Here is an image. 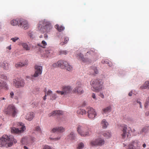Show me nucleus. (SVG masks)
<instances>
[{"label":"nucleus","mask_w":149,"mask_h":149,"mask_svg":"<svg viewBox=\"0 0 149 149\" xmlns=\"http://www.w3.org/2000/svg\"><path fill=\"white\" fill-rule=\"evenodd\" d=\"M90 83L92 86L91 90L94 92H98L102 90L103 82L101 79H97L91 80Z\"/></svg>","instance_id":"f03ea898"},{"label":"nucleus","mask_w":149,"mask_h":149,"mask_svg":"<svg viewBox=\"0 0 149 149\" xmlns=\"http://www.w3.org/2000/svg\"><path fill=\"white\" fill-rule=\"evenodd\" d=\"M94 71L95 72V73L96 74H97L98 73V70H97V69L96 68L94 69Z\"/></svg>","instance_id":"5fc2aeb1"},{"label":"nucleus","mask_w":149,"mask_h":149,"mask_svg":"<svg viewBox=\"0 0 149 149\" xmlns=\"http://www.w3.org/2000/svg\"><path fill=\"white\" fill-rule=\"evenodd\" d=\"M139 143L137 140L132 141L127 146V149H140Z\"/></svg>","instance_id":"6e6552de"},{"label":"nucleus","mask_w":149,"mask_h":149,"mask_svg":"<svg viewBox=\"0 0 149 149\" xmlns=\"http://www.w3.org/2000/svg\"><path fill=\"white\" fill-rule=\"evenodd\" d=\"M8 49H9V50H10L11 49V48L10 46L8 47Z\"/></svg>","instance_id":"774afa93"},{"label":"nucleus","mask_w":149,"mask_h":149,"mask_svg":"<svg viewBox=\"0 0 149 149\" xmlns=\"http://www.w3.org/2000/svg\"><path fill=\"white\" fill-rule=\"evenodd\" d=\"M19 26L22 27L24 29H27L29 27V25L27 21L24 19H19Z\"/></svg>","instance_id":"4468645a"},{"label":"nucleus","mask_w":149,"mask_h":149,"mask_svg":"<svg viewBox=\"0 0 149 149\" xmlns=\"http://www.w3.org/2000/svg\"><path fill=\"white\" fill-rule=\"evenodd\" d=\"M60 44L62 45H65V42H62L60 43Z\"/></svg>","instance_id":"0e129e2a"},{"label":"nucleus","mask_w":149,"mask_h":149,"mask_svg":"<svg viewBox=\"0 0 149 149\" xmlns=\"http://www.w3.org/2000/svg\"><path fill=\"white\" fill-rule=\"evenodd\" d=\"M77 113L78 114L83 115L86 114V111L84 109H79L77 110Z\"/></svg>","instance_id":"cd10ccee"},{"label":"nucleus","mask_w":149,"mask_h":149,"mask_svg":"<svg viewBox=\"0 0 149 149\" xmlns=\"http://www.w3.org/2000/svg\"><path fill=\"white\" fill-rule=\"evenodd\" d=\"M13 82L15 86L17 88L23 87L25 84V83L23 79H19L18 81L14 79Z\"/></svg>","instance_id":"f8f14e48"},{"label":"nucleus","mask_w":149,"mask_h":149,"mask_svg":"<svg viewBox=\"0 0 149 149\" xmlns=\"http://www.w3.org/2000/svg\"><path fill=\"white\" fill-rule=\"evenodd\" d=\"M64 63V61L63 60H61L58 61L59 67L62 69L64 68L65 67Z\"/></svg>","instance_id":"5701e85b"},{"label":"nucleus","mask_w":149,"mask_h":149,"mask_svg":"<svg viewBox=\"0 0 149 149\" xmlns=\"http://www.w3.org/2000/svg\"><path fill=\"white\" fill-rule=\"evenodd\" d=\"M77 130L78 133L82 136H88L91 134V128L86 125H78Z\"/></svg>","instance_id":"7ed1b4c3"},{"label":"nucleus","mask_w":149,"mask_h":149,"mask_svg":"<svg viewBox=\"0 0 149 149\" xmlns=\"http://www.w3.org/2000/svg\"><path fill=\"white\" fill-rule=\"evenodd\" d=\"M34 117V113L32 112L27 113L26 116L25 118L29 121L31 120Z\"/></svg>","instance_id":"a211bd4d"},{"label":"nucleus","mask_w":149,"mask_h":149,"mask_svg":"<svg viewBox=\"0 0 149 149\" xmlns=\"http://www.w3.org/2000/svg\"><path fill=\"white\" fill-rule=\"evenodd\" d=\"M55 28L59 32H61L63 30L64 27L62 26H59L58 24H56L55 26Z\"/></svg>","instance_id":"bb28decb"},{"label":"nucleus","mask_w":149,"mask_h":149,"mask_svg":"<svg viewBox=\"0 0 149 149\" xmlns=\"http://www.w3.org/2000/svg\"><path fill=\"white\" fill-rule=\"evenodd\" d=\"M142 146L144 148H145L146 147V145L145 143H144L142 145Z\"/></svg>","instance_id":"e2e57ef3"},{"label":"nucleus","mask_w":149,"mask_h":149,"mask_svg":"<svg viewBox=\"0 0 149 149\" xmlns=\"http://www.w3.org/2000/svg\"><path fill=\"white\" fill-rule=\"evenodd\" d=\"M43 26V28H44L45 30L47 32H48L49 31L52 29V27L50 24L49 23L45 22H40L38 26V29L40 30H41Z\"/></svg>","instance_id":"1a4fd4ad"},{"label":"nucleus","mask_w":149,"mask_h":149,"mask_svg":"<svg viewBox=\"0 0 149 149\" xmlns=\"http://www.w3.org/2000/svg\"><path fill=\"white\" fill-rule=\"evenodd\" d=\"M148 130V128L147 127H145L143 128L140 131V134H142L143 133H146Z\"/></svg>","instance_id":"2f4dec72"},{"label":"nucleus","mask_w":149,"mask_h":149,"mask_svg":"<svg viewBox=\"0 0 149 149\" xmlns=\"http://www.w3.org/2000/svg\"><path fill=\"white\" fill-rule=\"evenodd\" d=\"M99 96L102 98L104 97V95L102 93H100L99 95Z\"/></svg>","instance_id":"4d7b16f0"},{"label":"nucleus","mask_w":149,"mask_h":149,"mask_svg":"<svg viewBox=\"0 0 149 149\" xmlns=\"http://www.w3.org/2000/svg\"><path fill=\"white\" fill-rule=\"evenodd\" d=\"M88 118L91 119H93L96 116L97 114L94 109L92 108L88 107L86 109Z\"/></svg>","instance_id":"9b49d317"},{"label":"nucleus","mask_w":149,"mask_h":149,"mask_svg":"<svg viewBox=\"0 0 149 149\" xmlns=\"http://www.w3.org/2000/svg\"><path fill=\"white\" fill-rule=\"evenodd\" d=\"M23 48L26 50H29L30 49V47L26 43H22L21 44Z\"/></svg>","instance_id":"393cba45"},{"label":"nucleus","mask_w":149,"mask_h":149,"mask_svg":"<svg viewBox=\"0 0 149 149\" xmlns=\"http://www.w3.org/2000/svg\"><path fill=\"white\" fill-rule=\"evenodd\" d=\"M19 39V38L17 37H15L14 38H12L11 39V40H12L13 42H15L16 40H17Z\"/></svg>","instance_id":"37998d69"},{"label":"nucleus","mask_w":149,"mask_h":149,"mask_svg":"<svg viewBox=\"0 0 149 149\" xmlns=\"http://www.w3.org/2000/svg\"><path fill=\"white\" fill-rule=\"evenodd\" d=\"M52 66L54 68H56L57 67H59L58 65V61L57 63H54L52 65Z\"/></svg>","instance_id":"c03bdc74"},{"label":"nucleus","mask_w":149,"mask_h":149,"mask_svg":"<svg viewBox=\"0 0 149 149\" xmlns=\"http://www.w3.org/2000/svg\"><path fill=\"white\" fill-rule=\"evenodd\" d=\"M103 136L107 139L110 138L111 136V132L106 131L103 134Z\"/></svg>","instance_id":"aec40b11"},{"label":"nucleus","mask_w":149,"mask_h":149,"mask_svg":"<svg viewBox=\"0 0 149 149\" xmlns=\"http://www.w3.org/2000/svg\"><path fill=\"white\" fill-rule=\"evenodd\" d=\"M57 97L56 95L55 94H52L50 96V99L52 100H55Z\"/></svg>","instance_id":"4c0bfd02"},{"label":"nucleus","mask_w":149,"mask_h":149,"mask_svg":"<svg viewBox=\"0 0 149 149\" xmlns=\"http://www.w3.org/2000/svg\"><path fill=\"white\" fill-rule=\"evenodd\" d=\"M136 102H137V103H139V105H140V107L141 108H142V106L141 105V102H140L138 100H137Z\"/></svg>","instance_id":"6e6d98bb"},{"label":"nucleus","mask_w":149,"mask_h":149,"mask_svg":"<svg viewBox=\"0 0 149 149\" xmlns=\"http://www.w3.org/2000/svg\"><path fill=\"white\" fill-rule=\"evenodd\" d=\"M101 124L102 126V127L103 128H106L108 125V122L105 119H103L102 120Z\"/></svg>","instance_id":"b1692460"},{"label":"nucleus","mask_w":149,"mask_h":149,"mask_svg":"<svg viewBox=\"0 0 149 149\" xmlns=\"http://www.w3.org/2000/svg\"><path fill=\"white\" fill-rule=\"evenodd\" d=\"M132 95V91L130 92L128 94V95L130 96H131Z\"/></svg>","instance_id":"680f3d73"},{"label":"nucleus","mask_w":149,"mask_h":149,"mask_svg":"<svg viewBox=\"0 0 149 149\" xmlns=\"http://www.w3.org/2000/svg\"><path fill=\"white\" fill-rule=\"evenodd\" d=\"M38 45L39 46L45 48V47L47 45V43L44 40H42L41 42V44H38Z\"/></svg>","instance_id":"72a5a7b5"},{"label":"nucleus","mask_w":149,"mask_h":149,"mask_svg":"<svg viewBox=\"0 0 149 149\" xmlns=\"http://www.w3.org/2000/svg\"><path fill=\"white\" fill-rule=\"evenodd\" d=\"M78 55L83 62H88V59L87 58H84L83 57V55L82 54L79 53Z\"/></svg>","instance_id":"7c9ffc66"},{"label":"nucleus","mask_w":149,"mask_h":149,"mask_svg":"<svg viewBox=\"0 0 149 149\" xmlns=\"http://www.w3.org/2000/svg\"><path fill=\"white\" fill-rule=\"evenodd\" d=\"M84 146V144L83 143H79L77 148V149H82Z\"/></svg>","instance_id":"58836bf2"},{"label":"nucleus","mask_w":149,"mask_h":149,"mask_svg":"<svg viewBox=\"0 0 149 149\" xmlns=\"http://www.w3.org/2000/svg\"><path fill=\"white\" fill-rule=\"evenodd\" d=\"M59 53L60 55L63 54H65V52L64 51L61 50L59 51Z\"/></svg>","instance_id":"8fccbe9b"},{"label":"nucleus","mask_w":149,"mask_h":149,"mask_svg":"<svg viewBox=\"0 0 149 149\" xmlns=\"http://www.w3.org/2000/svg\"><path fill=\"white\" fill-rule=\"evenodd\" d=\"M68 40H69V39L67 38H66V42L68 41Z\"/></svg>","instance_id":"338daca9"},{"label":"nucleus","mask_w":149,"mask_h":149,"mask_svg":"<svg viewBox=\"0 0 149 149\" xmlns=\"http://www.w3.org/2000/svg\"><path fill=\"white\" fill-rule=\"evenodd\" d=\"M64 131V129L63 127H58L53 128L51 130V132L53 133H61L63 132Z\"/></svg>","instance_id":"2eb2a0df"},{"label":"nucleus","mask_w":149,"mask_h":149,"mask_svg":"<svg viewBox=\"0 0 149 149\" xmlns=\"http://www.w3.org/2000/svg\"><path fill=\"white\" fill-rule=\"evenodd\" d=\"M35 73L33 75L34 77H37L42 74V67L40 66L36 65L35 67Z\"/></svg>","instance_id":"ddd939ff"},{"label":"nucleus","mask_w":149,"mask_h":149,"mask_svg":"<svg viewBox=\"0 0 149 149\" xmlns=\"http://www.w3.org/2000/svg\"><path fill=\"white\" fill-rule=\"evenodd\" d=\"M72 89L70 86H66V95L67 93H68L71 91Z\"/></svg>","instance_id":"e433bc0d"},{"label":"nucleus","mask_w":149,"mask_h":149,"mask_svg":"<svg viewBox=\"0 0 149 149\" xmlns=\"http://www.w3.org/2000/svg\"><path fill=\"white\" fill-rule=\"evenodd\" d=\"M45 53L48 57L52 54L53 51L50 49H46L45 51Z\"/></svg>","instance_id":"c85d7f7f"},{"label":"nucleus","mask_w":149,"mask_h":149,"mask_svg":"<svg viewBox=\"0 0 149 149\" xmlns=\"http://www.w3.org/2000/svg\"><path fill=\"white\" fill-rule=\"evenodd\" d=\"M60 138H61L60 136L58 137L57 138H50V139H53V140L55 141H56L59 140L60 139Z\"/></svg>","instance_id":"de8ad7c7"},{"label":"nucleus","mask_w":149,"mask_h":149,"mask_svg":"<svg viewBox=\"0 0 149 149\" xmlns=\"http://www.w3.org/2000/svg\"><path fill=\"white\" fill-rule=\"evenodd\" d=\"M145 115L147 116H149V111L146 112Z\"/></svg>","instance_id":"bf43d9fd"},{"label":"nucleus","mask_w":149,"mask_h":149,"mask_svg":"<svg viewBox=\"0 0 149 149\" xmlns=\"http://www.w3.org/2000/svg\"><path fill=\"white\" fill-rule=\"evenodd\" d=\"M46 97H47V95L46 94H45V95L43 97V99L44 100H45L46 99Z\"/></svg>","instance_id":"052dcab7"},{"label":"nucleus","mask_w":149,"mask_h":149,"mask_svg":"<svg viewBox=\"0 0 149 149\" xmlns=\"http://www.w3.org/2000/svg\"><path fill=\"white\" fill-rule=\"evenodd\" d=\"M143 87L144 89H149V81H146L144 84Z\"/></svg>","instance_id":"f704fd0d"},{"label":"nucleus","mask_w":149,"mask_h":149,"mask_svg":"<svg viewBox=\"0 0 149 149\" xmlns=\"http://www.w3.org/2000/svg\"><path fill=\"white\" fill-rule=\"evenodd\" d=\"M65 87L63 86V90L62 91H56V93L58 94H60L61 95H62L64 94L65 91Z\"/></svg>","instance_id":"473e14b6"},{"label":"nucleus","mask_w":149,"mask_h":149,"mask_svg":"<svg viewBox=\"0 0 149 149\" xmlns=\"http://www.w3.org/2000/svg\"><path fill=\"white\" fill-rule=\"evenodd\" d=\"M104 143V140L101 138H98L91 141L90 144L91 146H102Z\"/></svg>","instance_id":"9d476101"},{"label":"nucleus","mask_w":149,"mask_h":149,"mask_svg":"<svg viewBox=\"0 0 149 149\" xmlns=\"http://www.w3.org/2000/svg\"><path fill=\"white\" fill-rule=\"evenodd\" d=\"M120 129V135L123 139H127L130 138L131 134L128 130H127V126L126 125H123Z\"/></svg>","instance_id":"39448f33"},{"label":"nucleus","mask_w":149,"mask_h":149,"mask_svg":"<svg viewBox=\"0 0 149 149\" xmlns=\"http://www.w3.org/2000/svg\"><path fill=\"white\" fill-rule=\"evenodd\" d=\"M19 19H13L10 22L11 24L13 26H16L17 25H19Z\"/></svg>","instance_id":"4be33fe9"},{"label":"nucleus","mask_w":149,"mask_h":149,"mask_svg":"<svg viewBox=\"0 0 149 149\" xmlns=\"http://www.w3.org/2000/svg\"><path fill=\"white\" fill-rule=\"evenodd\" d=\"M66 69L69 71H72L73 69L72 67L68 64L66 65Z\"/></svg>","instance_id":"c9c22d12"},{"label":"nucleus","mask_w":149,"mask_h":149,"mask_svg":"<svg viewBox=\"0 0 149 149\" xmlns=\"http://www.w3.org/2000/svg\"><path fill=\"white\" fill-rule=\"evenodd\" d=\"M44 37L45 39H47L48 38V36L46 34L44 35Z\"/></svg>","instance_id":"13d9d810"},{"label":"nucleus","mask_w":149,"mask_h":149,"mask_svg":"<svg viewBox=\"0 0 149 149\" xmlns=\"http://www.w3.org/2000/svg\"><path fill=\"white\" fill-rule=\"evenodd\" d=\"M28 139L27 137H24L21 140V142L23 144H26L28 143Z\"/></svg>","instance_id":"c756f323"},{"label":"nucleus","mask_w":149,"mask_h":149,"mask_svg":"<svg viewBox=\"0 0 149 149\" xmlns=\"http://www.w3.org/2000/svg\"><path fill=\"white\" fill-rule=\"evenodd\" d=\"M108 60H102V63L103 64H107L108 63Z\"/></svg>","instance_id":"09e8293b"},{"label":"nucleus","mask_w":149,"mask_h":149,"mask_svg":"<svg viewBox=\"0 0 149 149\" xmlns=\"http://www.w3.org/2000/svg\"><path fill=\"white\" fill-rule=\"evenodd\" d=\"M1 65V67L4 69L8 70L9 69L8 64L5 62H3L1 65L0 63V66Z\"/></svg>","instance_id":"412c9836"},{"label":"nucleus","mask_w":149,"mask_h":149,"mask_svg":"<svg viewBox=\"0 0 149 149\" xmlns=\"http://www.w3.org/2000/svg\"><path fill=\"white\" fill-rule=\"evenodd\" d=\"M149 104V97L146 99V101L145 104V107L146 108L147 107V106Z\"/></svg>","instance_id":"a19ab883"},{"label":"nucleus","mask_w":149,"mask_h":149,"mask_svg":"<svg viewBox=\"0 0 149 149\" xmlns=\"http://www.w3.org/2000/svg\"><path fill=\"white\" fill-rule=\"evenodd\" d=\"M24 149H28V148L26 146H24Z\"/></svg>","instance_id":"69168bd1"},{"label":"nucleus","mask_w":149,"mask_h":149,"mask_svg":"<svg viewBox=\"0 0 149 149\" xmlns=\"http://www.w3.org/2000/svg\"><path fill=\"white\" fill-rule=\"evenodd\" d=\"M43 149H52L50 146L47 145H45L43 147Z\"/></svg>","instance_id":"79ce46f5"},{"label":"nucleus","mask_w":149,"mask_h":149,"mask_svg":"<svg viewBox=\"0 0 149 149\" xmlns=\"http://www.w3.org/2000/svg\"><path fill=\"white\" fill-rule=\"evenodd\" d=\"M74 136L75 135L73 132H71L70 135L69 136V138L71 139H74Z\"/></svg>","instance_id":"ea45409f"},{"label":"nucleus","mask_w":149,"mask_h":149,"mask_svg":"<svg viewBox=\"0 0 149 149\" xmlns=\"http://www.w3.org/2000/svg\"><path fill=\"white\" fill-rule=\"evenodd\" d=\"M52 93V92L50 90H49L47 93V95L50 96Z\"/></svg>","instance_id":"49530a36"},{"label":"nucleus","mask_w":149,"mask_h":149,"mask_svg":"<svg viewBox=\"0 0 149 149\" xmlns=\"http://www.w3.org/2000/svg\"><path fill=\"white\" fill-rule=\"evenodd\" d=\"M72 92L73 93H76L79 95H81L84 93L82 85L80 82H77V86L74 89Z\"/></svg>","instance_id":"0eeeda50"},{"label":"nucleus","mask_w":149,"mask_h":149,"mask_svg":"<svg viewBox=\"0 0 149 149\" xmlns=\"http://www.w3.org/2000/svg\"><path fill=\"white\" fill-rule=\"evenodd\" d=\"M18 126L21 127L20 130L15 127H12L11 128V131L12 133L15 134H20L22 133L25 130V127L23 123H17Z\"/></svg>","instance_id":"423d86ee"},{"label":"nucleus","mask_w":149,"mask_h":149,"mask_svg":"<svg viewBox=\"0 0 149 149\" xmlns=\"http://www.w3.org/2000/svg\"><path fill=\"white\" fill-rule=\"evenodd\" d=\"M10 97L13 98L14 95V93L13 92H10Z\"/></svg>","instance_id":"864d4df0"},{"label":"nucleus","mask_w":149,"mask_h":149,"mask_svg":"<svg viewBox=\"0 0 149 149\" xmlns=\"http://www.w3.org/2000/svg\"><path fill=\"white\" fill-rule=\"evenodd\" d=\"M16 140L13 136H9L4 135L1 139L0 138V146L5 147L6 148L11 147L13 143H16Z\"/></svg>","instance_id":"f257e3e1"},{"label":"nucleus","mask_w":149,"mask_h":149,"mask_svg":"<svg viewBox=\"0 0 149 149\" xmlns=\"http://www.w3.org/2000/svg\"><path fill=\"white\" fill-rule=\"evenodd\" d=\"M111 106H108L102 109L103 113H107L110 112L111 111Z\"/></svg>","instance_id":"a878e982"},{"label":"nucleus","mask_w":149,"mask_h":149,"mask_svg":"<svg viewBox=\"0 0 149 149\" xmlns=\"http://www.w3.org/2000/svg\"><path fill=\"white\" fill-rule=\"evenodd\" d=\"M35 130L38 132H41V129L39 126H37L35 127Z\"/></svg>","instance_id":"a18cd8bd"},{"label":"nucleus","mask_w":149,"mask_h":149,"mask_svg":"<svg viewBox=\"0 0 149 149\" xmlns=\"http://www.w3.org/2000/svg\"><path fill=\"white\" fill-rule=\"evenodd\" d=\"M28 62L27 61L25 60L22 62H18L15 65V66L16 68H18L27 65Z\"/></svg>","instance_id":"f3484780"},{"label":"nucleus","mask_w":149,"mask_h":149,"mask_svg":"<svg viewBox=\"0 0 149 149\" xmlns=\"http://www.w3.org/2000/svg\"><path fill=\"white\" fill-rule=\"evenodd\" d=\"M4 112L6 114L15 117L18 112V110L13 104L9 105L7 108L4 109Z\"/></svg>","instance_id":"20e7f679"},{"label":"nucleus","mask_w":149,"mask_h":149,"mask_svg":"<svg viewBox=\"0 0 149 149\" xmlns=\"http://www.w3.org/2000/svg\"><path fill=\"white\" fill-rule=\"evenodd\" d=\"M107 64H108V65L109 66H111L112 65V63L109 61H108V63H107Z\"/></svg>","instance_id":"603ef678"},{"label":"nucleus","mask_w":149,"mask_h":149,"mask_svg":"<svg viewBox=\"0 0 149 149\" xmlns=\"http://www.w3.org/2000/svg\"><path fill=\"white\" fill-rule=\"evenodd\" d=\"M0 88H3L6 90L8 89V86L6 82L0 80Z\"/></svg>","instance_id":"6ab92c4d"},{"label":"nucleus","mask_w":149,"mask_h":149,"mask_svg":"<svg viewBox=\"0 0 149 149\" xmlns=\"http://www.w3.org/2000/svg\"><path fill=\"white\" fill-rule=\"evenodd\" d=\"M92 97L95 100H97V98H96V96H95V94L93 93L92 94Z\"/></svg>","instance_id":"3c124183"},{"label":"nucleus","mask_w":149,"mask_h":149,"mask_svg":"<svg viewBox=\"0 0 149 149\" xmlns=\"http://www.w3.org/2000/svg\"><path fill=\"white\" fill-rule=\"evenodd\" d=\"M63 113L62 111L60 110H55L48 114L49 117L54 116H60L62 115Z\"/></svg>","instance_id":"dca6fc26"}]
</instances>
